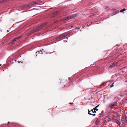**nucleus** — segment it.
<instances>
[{
  "label": "nucleus",
  "instance_id": "f3484780",
  "mask_svg": "<svg viewBox=\"0 0 127 127\" xmlns=\"http://www.w3.org/2000/svg\"><path fill=\"white\" fill-rule=\"evenodd\" d=\"M126 10V9L125 8H123V9L121 10H120V12H123L124 11H125V10Z\"/></svg>",
  "mask_w": 127,
  "mask_h": 127
},
{
  "label": "nucleus",
  "instance_id": "f03ea898",
  "mask_svg": "<svg viewBox=\"0 0 127 127\" xmlns=\"http://www.w3.org/2000/svg\"><path fill=\"white\" fill-rule=\"evenodd\" d=\"M77 16V14H73L69 16L68 17H66L64 18V20H69L74 18V17H76Z\"/></svg>",
  "mask_w": 127,
  "mask_h": 127
},
{
  "label": "nucleus",
  "instance_id": "0eeeda50",
  "mask_svg": "<svg viewBox=\"0 0 127 127\" xmlns=\"http://www.w3.org/2000/svg\"><path fill=\"white\" fill-rule=\"evenodd\" d=\"M38 3V2H32L31 3H30L28 4L29 7L31 6L34 5L35 4H37Z\"/></svg>",
  "mask_w": 127,
  "mask_h": 127
},
{
  "label": "nucleus",
  "instance_id": "39448f33",
  "mask_svg": "<svg viewBox=\"0 0 127 127\" xmlns=\"http://www.w3.org/2000/svg\"><path fill=\"white\" fill-rule=\"evenodd\" d=\"M123 121L124 122L125 125H126L127 124V116L125 114L124 115L123 117Z\"/></svg>",
  "mask_w": 127,
  "mask_h": 127
},
{
  "label": "nucleus",
  "instance_id": "f704fd0d",
  "mask_svg": "<svg viewBox=\"0 0 127 127\" xmlns=\"http://www.w3.org/2000/svg\"><path fill=\"white\" fill-rule=\"evenodd\" d=\"M68 37H67L66 39H68Z\"/></svg>",
  "mask_w": 127,
  "mask_h": 127
},
{
  "label": "nucleus",
  "instance_id": "423d86ee",
  "mask_svg": "<svg viewBox=\"0 0 127 127\" xmlns=\"http://www.w3.org/2000/svg\"><path fill=\"white\" fill-rule=\"evenodd\" d=\"M29 7V6L28 4L25 5L21 6L20 7V8L21 9H25L28 7Z\"/></svg>",
  "mask_w": 127,
  "mask_h": 127
},
{
  "label": "nucleus",
  "instance_id": "4c0bfd02",
  "mask_svg": "<svg viewBox=\"0 0 127 127\" xmlns=\"http://www.w3.org/2000/svg\"><path fill=\"white\" fill-rule=\"evenodd\" d=\"M52 52H51V53H52Z\"/></svg>",
  "mask_w": 127,
  "mask_h": 127
},
{
  "label": "nucleus",
  "instance_id": "c85d7f7f",
  "mask_svg": "<svg viewBox=\"0 0 127 127\" xmlns=\"http://www.w3.org/2000/svg\"><path fill=\"white\" fill-rule=\"evenodd\" d=\"M64 42H67V41H65V40H64Z\"/></svg>",
  "mask_w": 127,
  "mask_h": 127
},
{
  "label": "nucleus",
  "instance_id": "5701e85b",
  "mask_svg": "<svg viewBox=\"0 0 127 127\" xmlns=\"http://www.w3.org/2000/svg\"><path fill=\"white\" fill-rule=\"evenodd\" d=\"M76 29H79L80 28V27H76Z\"/></svg>",
  "mask_w": 127,
  "mask_h": 127
},
{
  "label": "nucleus",
  "instance_id": "20e7f679",
  "mask_svg": "<svg viewBox=\"0 0 127 127\" xmlns=\"http://www.w3.org/2000/svg\"><path fill=\"white\" fill-rule=\"evenodd\" d=\"M88 110V114L90 115H93V116H95L96 115V114H93L92 113H90V112H92V113H96V112L95 111V110H94V109H93V108L90 111L89 109Z\"/></svg>",
  "mask_w": 127,
  "mask_h": 127
},
{
  "label": "nucleus",
  "instance_id": "412c9836",
  "mask_svg": "<svg viewBox=\"0 0 127 127\" xmlns=\"http://www.w3.org/2000/svg\"><path fill=\"white\" fill-rule=\"evenodd\" d=\"M58 13V12L57 11V12H55L54 13V15H57V13Z\"/></svg>",
  "mask_w": 127,
  "mask_h": 127
},
{
  "label": "nucleus",
  "instance_id": "7ed1b4c3",
  "mask_svg": "<svg viewBox=\"0 0 127 127\" xmlns=\"http://www.w3.org/2000/svg\"><path fill=\"white\" fill-rule=\"evenodd\" d=\"M118 62H114L112 63V64L108 68L109 69H111L113 68L117 64Z\"/></svg>",
  "mask_w": 127,
  "mask_h": 127
},
{
  "label": "nucleus",
  "instance_id": "4be33fe9",
  "mask_svg": "<svg viewBox=\"0 0 127 127\" xmlns=\"http://www.w3.org/2000/svg\"><path fill=\"white\" fill-rule=\"evenodd\" d=\"M114 83H112V85H111L110 86V87L111 88V87H113L114 86L113 84H114Z\"/></svg>",
  "mask_w": 127,
  "mask_h": 127
},
{
  "label": "nucleus",
  "instance_id": "473e14b6",
  "mask_svg": "<svg viewBox=\"0 0 127 127\" xmlns=\"http://www.w3.org/2000/svg\"><path fill=\"white\" fill-rule=\"evenodd\" d=\"M125 81V82H127V81L126 80Z\"/></svg>",
  "mask_w": 127,
  "mask_h": 127
},
{
  "label": "nucleus",
  "instance_id": "1a4fd4ad",
  "mask_svg": "<svg viewBox=\"0 0 127 127\" xmlns=\"http://www.w3.org/2000/svg\"><path fill=\"white\" fill-rule=\"evenodd\" d=\"M17 40V39H16V38L13 39V40L10 43V44L11 45L12 44L14 43V42L16 41Z\"/></svg>",
  "mask_w": 127,
  "mask_h": 127
},
{
  "label": "nucleus",
  "instance_id": "f257e3e1",
  "mask_svg": "<svg viewBox=\"0 0 127 127\" xmlns=\"http://www.w3.org/2000/svg\"><path fill=\"white\" fill-rule=\"evenodd\" d=\"M46 25V23H44L42 24L41 25L38 27L34 29L29 34V35H31L34 32L38 31L39 30L42 29L43 27Z\"/></svg>",
  "mask_w": 127,
  "mask_h": 127
},
{
  "label": "nucleus",
  "instance_id": "6e6552de",
  "mask_svg": "<svg viewBox=\"0 0 127 127\" xmlns=\"http://www.w3.org/2000/svg\"><path fill=\"white\" fill-rule=\"evenodd\" d=\"M127 96V93L126 92L122 93L120 95V96L121 97H126Z\"/></svg>",
  "mask_w": 127,
  "mask_h": 127
},
{
  "label": "nucleus",
  "instance_id": "b1692460",
  "mask_svg": "<svg viewBox=\"0 0 127 127\" xmlns=\"http://www.w3.org/2000/svg\"><path fill=\"white\" fill-rule=\"evenodd\" d=\"M90 25V24H89V25H88V24H87V27H89V26H90V25Z\"/></svg>",
  "mask_w": 127,
  "mask_h": 127
},
{
  "label": "nucleus",
  "instance_id": "a211bd4d",
  "mask_svg": "<svg viewBox=\"0 0 127 127\" xmlns=\"http://www.w3.org/2000/svg\"><path fill=\"white\" fill-rule=\"evenodd\" d=\"M37 52H38L39 53H40L41 54H42L43 53V52H42L41 50H40V51H38L37 52H36V53H37Z\"/></svg>",
  "mask_w": 127,
  "mask_h": 127
},
{
  "label": "nucleus",
  "instance_id": "9b49d317",
  "mask_svg": "<svg viewBox=\"0 0 127 127\" xmlns=\"http://www.w3.org/2000/svg\"><path fill=\"white\" fill-rule=\"evenodd\" d=\"M117 104V101L114 102L111 105L113 106H116Z\"/></svg>",
  "mask_w": 127,
  "mask_h": 127
},
{
  "label": "nucleus",
  "instance_id": "ddd939ff",
  "mask_svg": "<svg viewBox=\"0 0 127 127\" xmlns=\"http://www.w3.org/2000/svg\"><path fill=\"white\" fill-rule=\"evenodd\" d=\"M115 121L117 124L119 126H120V122L119 120H117L116 119L115 120Z\"/></svg>",
  "mask_w": 127,
  "mask_h": 127
},
{
  "label": "nucleus",
  "instance_id": "c9c22d12",
  "mask_svg": "<svg viewBox=\"0 0 127 127\" xmlns=\"http://www.w3.org/2000/svg\"><path fill=\"white\" fill-rule=\"evenodd\" d=\"M90 113H92V112H90Z\"/></svg>",
  "mask_w": 127,
  "mask_h": 127
},
{
  "label": "nucleus",
  "instance_id": "aec40b11",
  "mask_svg": "<svg viewBox=\"0 0 127 127\" xmlns=\"http://www.w3.org/2000/svg\"><path fill=\"white\" fill-rule=\"evenodd\" d=\"M22 37V36H19V37H16V38L17 39H19L20 38Z\"/></svg>",
  "mask_w": 127,
  "mask_h": 127
},
{
  "label": "nucleus",
  "instance_id": "2eb2a0df",
  "mask_svg": "<svg viewBox=\"0 0 127 127\" xmlns=\"http://www.w3.org/2000/svg\"><path fill=\"white\" fill-rule=\"evenodd\" d=\"M119 12V11H116L115 12L112 13V14L113 15H115L118 13Z\"/></svg>",
  "mask_w": 127,
  "mask_h": 127
},
{
  "label": "nucleus",
  "instance_id": "9d476101",
  "mask_svg": "<svg viewBox=\"0 0 127 127\" xmlns=\"http://www.w3.org/2000/svg\"><path fill=\"white\" fill-rule=\"evenodd\" d=\"M64 37V36H63V35L62 34L61 36H59L58 37H57L56 38V39L57 40H58L60 38H62Z\"/></svg>",
  "mask_w": 127,
  "mask_h": 127
},
{
  "label": "nucleus",
  "instance_id": "58836bf2",
  "mask_svg": "<svg viewBox=\"0 0 127 127\" xmlns=\"http://www.w3.org/2000/svg\"><path fill=\"white\" fill-rule=\"evenodd\" d=\"M80 31H82V30H80Z\"/></svg>",
  "mask_w": 127,
  "mask_h": 127
},
{
  "label": "nucleus",
  "instance_id": "4468645a",
  "mask_svg": "<svg viewBox=\"0 0 127 127\" xmlns=\"http://www.w3.org/2000/svg\"><path fill=\"white\" fill-rule=\"evenodd\" d=\"M68 34V32H65V33H63L62 34L63 36H64V37L66 36H67Z\"/></svg>",
  "mask_w": 127,
  "mask_h": 127
},
{
  "label": "nucleus",
  "instance_id": "a878e982",
  "mask_svg": "<svg viewBox=\"0 0 127 127\" xmlns=\"http://www.w3.org/2000/svg\"><path fill=\"white\" fill-rule=\"evenodd\" d=\"M85 27V26H82V28H84V27Z\"/></svg>",
  "mask_w": 127,
  "mask_h": 127
},
{
  "label": "nucleus",
  "instance_id": "72a5a7b5",
  "mask_svg": "<svg viewBox=\"0 0 127 127\" xmlns=\"http://www.w3.org/2000/svg\"><path fill=\"white\" fill-rule=\"evenodd\" d=\"M1 64H0V66H1Z\"/></svg>",
  "mask_w": 127,
  "mask_h": 127
},
{
  "label": "nucleus",
  "instance_id": "7c9ffc66",
  "mask_svg": "<svg viewBox=\"0 0 127 127\" xmlns=\"http://www.w3.org/2000/svg\"><path fill=\"white\" fill-rule=\"evenodd\" d=\"M9 122H8V124L7 125H8V124H9Z\"/></svg>",
  "mask_w": 127,
  "mask_h": 127
},
{
  "label": "nucleus",
  "instance_id": "cd10ccee",
  "mask_svg": "<svg viewBox=\"0 0 127 127\" xmlns=\"http://www.w3.org/2000/svg\"><path fill=\"white\" fill-rule=\"evenodd\" d=\"M125 99L126 100H127V97H126L125 98Z\"/></svg>",
  "mask_w": 127,
  "mask_h": 127
},
{
  "label": "nucleus",
  "instance_id": "6ab92c4d",
  "mask_svg": "<svg viewBox=\"0 0 127 127\" xmlns=\"http://www.w3.org/2000/svg\"><path fill=\"white\" fill-rule=\"evenodd\" d=\"M9 0H3L1 2L2 3H4L5 2Z\"/></svg>",
  "mask_w": 127,
  "mask_h": 127
},
{
  "label": "nucleus",
  "instance_id": "f8f14e48",
  "mask_svg": "<svg viewBox=\"0 0 127 127\" xmlns=\"http://www.w3.org/2000/svg\"><path fill=\"white\" fill-rule=\"evenodd\" d=\"M110 80L109 81H107L105 82H103L101 84V86H104L106 83H107V82H108L109 81H110Z\"/></svg>",
  "mask_w": 127,
  "mask_h": 127
},
{
  "label": "nucleus",
  "instance_id": "c756f323",
  "mask_svg": "<svg viewBox=\"0 0 127 127\" xmlns=\"http://www.w3.org/2000/svg\"><path fill=\"white\" fill-rule=\"evenodd\" d=\"M8 32H9V31L8 30H7V33H8Z\"/></svg>",
  "mask_w": 127,
  "mask_h": 127
},
{
  "label": "nucleus",
  "instance_id": "e433bc0d",
  "mask_svg": "<svg viewBox=\"0 0 127 127\" xmlns=\"http://www.w3.org/2000/svg\"><path fill=\"white\" fill-rule=\"evenodd\" d=\"M70 103V104H72V103Z\"/></svg>",
  "mask_w": 127,
  "mask_h": 127
},
{
  "label": "nucleus",
  "instance_id": "393cba45",
  "mask_svg": "<svg viewBox=\"0 0 127 127\" xmlns=\"http://www.w3.org/2000/svg\"><path fill=\"white\" fill-rule=\"evenodd\" d=\"M109 7L108 6H106V7L105 8V9H107Z\"/></svg>",
  "mask_w": 127,
  "mask_h": 127
},
{
  "label": "nucleus",
  "instance_id": "bb28decb",
  "mask_svg": "<svg viewBox=\"0 0 127 127\" xmlns=\"http://www.w3.org/2000/svg\"><path fill=\"white\" fill-rule=\"evenodd\" d=\"M68 79L69 80H70L71 79V78L70 77H69L68 78Z\"/></svg>",
  "mask_w": 127,
  "mask_h": 127
},
{
  "label": "nucleus",
  "instance_id": "2f4dec72",
  "mask_svg": "<svg viewBox=\"0 0 127 127\" xmlns=\"http://www.w3.org/2000/svg\"><path fill=\"white\" fill-rule=\"evenodd\" d=\"M18 62H19V63L20 62V61H18Z\"/></svg>",
  "mask_w": 127,
  "mask_h": 127
},
{
  "label": "nucleus",
  "instance_id": "dca6fc26",
  "mask_svg": "<svg viewBox=\"0 0 127 127\" xmlns=\"http://www.w3.org/2000/svg\"><path fill=\"white\" fill-rule=\"evenodd\" d=\"M99 106V105H97L96 106V107L95 108H93V109H94V110H95V111L96 110L97 111L98 110V109H97V107H98Z\"/></svg>",
  "mask_w": 127,
  "mask_h": 127
}]
</instances>
